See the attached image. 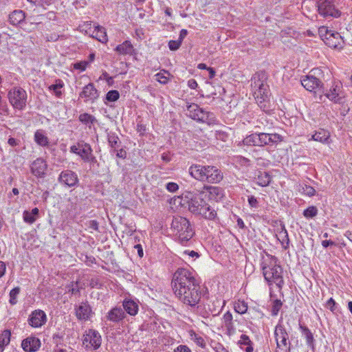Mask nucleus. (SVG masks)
Here are the masks:
<instances>
[{"instance_id": "obj_7", "label": "nucleus", "mask_w": 352, "mask_h": 352, "mask_svg": "<svg viewBox=\"0 0 352 352\" xmlns=\"http://www.w3.org/2000/svg\"><path fill=\"white\" fill-rule=\"evenodd\" d=\"M274 336L276 342L275 352H289L290 343L288 342V333L281 324L276 326Z\"/></svg>"}, {"instance_id": "obj_36", "label": "nucleus", "mask_w": 352, "mask_h": 352, "mask_svg": "<svg viewBox=\"0 0 352 352\" xmlns=\"http://www.w3.org/2000/svg\"><path fill=\"white\" fill-rule=\"evenodd\" d=\"M10 331L8 330H4L0 334V352H3L4 347L10 343Z\"/></svg>"}, {"instance_id": "obj_8", "label": "nucleus", "mask_w": 352, "mask_h": 352, "mask_svg": "<svg viewBox=\"0 0 352 352\" xmlns=\"http://www.w3.org/2000/svg\"><path fill=\"white\" fill-rule=\"evenodd\" d=\"M187 111L188 116L192 119L201 122L211 124L214 121V118L212 113L203 110L196 104L192 103L188 105Z\"/></svg>"}, {"instance_id": "obj_13", "label": "nucleus", "mask_w": 352, "mask_h": 352, "mask_svg": "<svg viewBox=\"0 0 352 352\" xmlns=\"http://www.w3.org/2000/svg\"><path fill=\"white\" fill-rule=\"evenodd\" d=\"M32 173L36 177L43 178L45 177L47 168V164L43 158L36 159L30 166Z\"/></svg>"}, {"instance_id": "obj_57", "label": "nucleus", "mask_w": 352, "mask_h": 352, "mask_svg": "<svg viewBox=\"0 0 352 352\" xmlns=\"http://www.w3.org/2000/svg\"><path fill=\"white\" fill-rule=\"evenodd\" d=\"M175 352H192L186 345H179L174 351Z\"/></svg>"}, {"instance_id": "obj_47", "label": "nucleus", "mask_w": 352, "mask_h": 352, "mask_svg": "<svg viewBox=\"0 0 352 352\" xmlns=\"http://www.w3.org/2000/svg\"><path fill=\"white\" fill-rule=\"evenodd\" d=\"M282 307V302L279 300H276L273 302L272 313L273 316H276Z\"/></svg>"}, {"instance_id": "obj_30", "label": "nucleus", "mask_w": 352, "mask_h": 352, "mask_svg": "<svg viewBox=\"0 0 352 352\" xmlns=\"http://www.w3.org/2000/svg\"><path fill=\"white\" fill-rule=\"evenodd\" d=\"M39 210L37 208H33L31 211L25 210L23 217L25 222L32 224L38 217Z\"/></svg>"}, {"instance_id": "obj_45", "label": "nucleus", "mask_w": 352, "mask_h": 352, "mask_svg": "<svg viewBox=\"0 0 352 352\" xmlns=\"http://www.w3.org/2000/svg\"><path fill=\"white\" fill-rule=\"evenodd\" d=\"M332 30H329L327 27L322 26L318 29V33L320 36V38L324 41V42L326 40V38L329 37V35L332 33Z\"/></svg>"}, {"instance_id": "obj_12", "label": "nucleus", "mask_w": 352, "mask_h": 352, "mask_svg": "<svg viewBox=\"0 0 352 352\" xmlns=\"http://www.w3.org/2000/svg\"><path fill=\"white\" fill-rule=\"evenodd\" d=\"M324 95L334 103H341L344 98L342 84L339 81L333 82Z\"/></svg>"}, {"instance_id": "obj_24", "label": "nucleus", "mask_w": 352, "mask_h": 352, "mask_svg": "<svg viewBox=\"0 0 352 352\" xmlns=\"http://www.w3.org/2000/svg\"><path fill=\"white\" fill-rule=\"evenodd\" d=\"M223 327L227 330L228 335H232L235 332V328L233 324V317L230 311L224 314L222 318Z\"/></svg>"}, {"instance_id": "obj_61", "label": "nucleus", "mask_w": 352, "mask_h": 352, "mask_svg": "<svg viewBox=\"0 0 352 352\" xmlns=\"http://www.w3.org/2000/svg\"><path fill=\"white\" fill-rule=\"evenodd\" d=\"M197 85V82L195 79H190L188 81V86L191 89H196Z\"/></svg>"}, {"instance_id": "obj_52", "label": "nucleus", "mask_w": 352, "mask_h": 352, "mask_svg": "<svg viewBox=\"0 0 352 352\" xmlns=\"http://www.w3.org/2000/svg\"><path fill=\"white\" fill-rule=\"evenodd\" d=\"M93 119V116L88 113H83L79 116L80 121L84 123L92 122Z\"/></svg>"}, {"instance_id": "obj_48", "label": "nucleus", "mask_w": 352, "mask_h": 352, "mask_svg": "<svg viewBox=\"0 0 352 352\" xmlns=\"http://www.w3.org/2000/svg\"><path fill=\"white\" fill-rule=\"evenodd\" d=\"M251 340L250 338L246 335H241L240 340L239 341V344L240 346L241 349H244V346H245L248 344H250Z\"/></svg>"}, {"instance_id": "obj_54", "label": "nucleus", "mask_w": 352, "mask_h": 352, "mask_svg": "<svg viewBox=\"0 0 352 352\" xmlns=\"http://www.w3.org/2000/svg\"><path fill=\"white\" fill-rule=\"evenodd\" d=\"M166 188L169 192H175L178 190L179 186L175 182H169L166 185Z\"/></svg>"}, {"instance_id": "obj_37", "label": "nucleus", "mask_w": 352, "mask_h": 352, "mask_svg": "<svg viewBox=\"0 0 352 352\" xmlns=\"http://www.w3.org/2000/svg\"><path fill=\"white\" fill-rule=\"evenodd\" d=\"M35 142L41 146H47L49 144L48 138L41 131H37L34 134Z\"/></svg>"}, {"instance_id": "obj_22", "label": "nucleus", "mask_w": 352, "mask_h": 352, "mask_svg": "<svg viewBox=\"0 0 352 352\" xmlns=\"http://www.w3.org/2000/svg\"><path fill=\"white\" fill-rule=\"evenodd\" d=\"M58 179L60 182L68 186H73L78 182L76 174L69 170L63 171L60 174Z\"/></svg>"}, {"instance_id": "obj_11", "label": "nucleus", "mask_w": 352, "mask_h": 352, "mask_svg": "<svg viewBox=\"0 0 352 352\" xmlns=\"http://www.w3.org/2000/svg\"><path fill=\"white\" fill-rule=\"evenodd\" d=\"M317 6L318 13L324 17L338 18L340 16V11L336 8L334 0H318Z\"/></svg>"}, {"instance_id": "obj_42", "label": "nucleus", "mask_w": 352, "mask_h": 352, "mask_svg": "<svg viewBox=\"0 0 352 352\" xmlns=\"http://www.w3.org/2000/svg\"><path fill=\"white\" fill-rule=\"evenodd\" d=\"M20 292V287H16L14 289H12L10 292V303L12 305H16L17 302V296Z\"/></svg>"}, {"instance_id": "obj_18", "label": "nucleus", "mask_w": 352, "mask_h": 352, "mask_svg": "<svg viewBox=\"0 0 352 352\" xmlns=\"http://www.w3.org/2000/svg\"><path fill=\"white\" fill-rule=\"evenodd\" d=\"M94 314L90 305L87 302H82L76 309V316L78 320H88Z\"/></svg>"}, {"instance_id": "obj_14", "label": "nucleus", "mask_w": 352, "mask_h": 352, "mask_svg": "<svg viewBox=\"0 0 352 352\" xmlns=\"http://www.w3.org/2000/svg\"><path fill=\"white\" fill-rule=\"evenodd\" d=\"M89 26L88 30H86V33L89 34L92 38L97 39L98 41L106 43L108 41V38L105 28L100 25H94V30H91V25L89 23L87 25Z\"/></svg>"}, {"instance_id": "obj_44", "label": "nucleus", "mask_w": 352, "mask_h": 352, "mask_svg": "<svg viewBox=\"0 0 352 352\" xmlns=\"http://www.w3.org/2000/svg\"><path fill=\"white\" fill-rule=\"evenodd\" d=\"M318 210L315 206H310L304 210L303 214L307 218H312L316 216Z\"/></svg>"}, {"instance_id": "obj_40", "label": "nucleus", "mask_w": 352, "mask_h": 352, "mask_svg": "<svg viewBox=\"0 0 352 352\" xmlns=\"http://www.w3.org/2000/svg\"><path fill=\"white\" fill-rule=\"evenodd\" d=\"M108 142L111 147L114 148H118L120 143L118 135L111 132L108 133Z\"/></svg>"}, {"instance_id": "obj_15", "label": "nucleus", "mask_w": 352, "mask_h": 352, "mask_svg": "<svg viewBox=\"0 0 352 352\" xmlns=\"http://www.w3.org/2000/svg\"><path fill=\"white\" fill-rule=\"evenodd\" d=\"M46 321V314L41 309H37L32 311L28 319L30 325L35 328L42 327L44 324H45Z\"/></svg>"}, {"instance_id": "obj_62", "label": "nucleus", "mask_w": 352, "mask_h": 352, "mask_svg": "<svg viewBox=\"0 0 352 352\" xmlns=\"http://www.w3.org/2000/svg\"><path fill=\"white\" fill-rule=\"evenodd\" d=\"M6 264L3 261H0V278L2 277L6 272Z\"/></svg>"}, {"instance_id": "obj_56", "label": "nucleus", "mask_w": 352, "mask_h": 352, "mask_svg": "<svg viewBox=\"0 0 352 352\" xmlns=\"http://www.w3.org/2000/svg\"><path fill=\"white\" fill-rule=\"evenodd\" d=\"M82 142L78 143L76 145H73L70 147V151L72 153H76L77 155H79L80 149L82 147Z\"/></svg>"}, {"instance_id": "obj_58", "label": "nucleus", "mask_w": 352, "mask_h": 352, "mask_svg": "<svg viewBox=\"0 0 352 352\" xmlns=\"http://www.w3.org/2000/svg\"><path fill=\"white\" fill-rule=\"evenodd\" d=\"M88 227L94 230H98V223L96 220H91L88 223Z\"/></svg>"}, {"instance_id": "obj_23", "label": "nucleus", "mask_w": 352, "mask_h": 352, "mask_svg": "<svg viewBox=\"0 0 352 352\" xmlns=\"http://www.w3.org/2000/svg\"><path fill=\"white\" fill-rule=\"evenodd\" d=\"M25 13L24 11L21 10H14L9 15V20L11 24L14 25H16L21 23H23L25 21Z\"/></svg>"}, {"instance_id": "obj_38", "label": "nucleus", "mask_w": 352, "mask_h": 352, "mask_svg": "<svg viewBox=\"0 0 352 352\" xmlns=\"http://www.w3.org/2000/svg\"><path fill=\"white\" fill-rule=\"evenodd\" d=\"M243 143L247 146H259V140L258 133H253L248 135L243 140Z\"/></svg>"}, {"instance_id": "obj_20", "label": "nucleus", "mask_w": 352, "mask_h": 352, "mask_svg": "<svg viewBox=\"0 0 352 352\" xmlns=\"http://www.w3.org/2000/svg\"><path fill=\"white\" fill-rule=\"evenodd\" d=\"M57 0H26L28 3L26 6V9L35 11L42 8L45 10L49 6L54 3Z\"/></svg>"}, {"instance_id": "obj_19", "label": "nucleus", "mask_w": 352, "mask_h": 352, "mask_svg": "<svg viewBox=\"0 0 352 352\" xmlns=\"http://www.w3.org/2000/svg\"><path fill=\"white\" fill-rule=\"evenodd\" d=\"M301 84L307 91H314L320 86L321 81L312 75H308L301 80Z\"/></svg>"}, {"instance_id": "obj_4", "label": "nucleus", "mask_w": 352, "mask_h": 352, "mask_svg": "<svg viewBox=\"0 0 352 352\" xmlns=\"http://www.w3.org/2000/svg\"><path fill=\"white\" fill-rule=\"evenodd\" d=\"M275 256L267 255L261 263V268L265 280L271 285L275 283L278 288H281L283 283L282 267L277 263Z\"/></svg>"}, {"instance_id": "obj_26", "label": "nucleus", "mask_w": 352, "mask_h": 352, "mask_svg": "<svg viewBox=\"0 0 352 352\" xmlns=\"http://www.w3.org/2000/svg\"><path fill=\"white\" fill-rule=\"evenodd\" d=\"M276 237L277 239L280 241V243L282 244L283 248H286L287 245H289V236L287 230L285 229V227L284 225H280V228H277L276 230Z\"/></svg>"}, {"instance_id": "obj_5", "label": "nucleus", "mask_w": 352, "mask_h": 352, "mask_svg": "<svg viewBox=\"0 0 352 352\" xmlns=\"http://www.w3.org/2000/svg\"><path fill=\"white\" fill-rule=\"evenodd\" d=\"M251 87L257 104L265 111L269 90L266 74L263 72L256 73L251 79Z\"/></svg>"}, {"instance_id": "obj_27", "label": "nucleus", "mask_w": 352, "mask_h": 352, "mask_svg": "<svg viewBox=\"0 0 352 352\" xmlns=\"http://www.w3.org/2000/svg\"><path fill=\"white\" fill-rule=\"evenodd\" d=\"M125 314L121 308L115 307L109 311L107 317L109 320L117 322L122 320Z\"/></svg>"}, {"instance_id": "obj_63", "label": "nucleus", "mask_w": 352, "mask_h": 352, "mask_svg": "<svg viewBox=\"0 0 352 352\" xmlns=\"http://www.w3.org/2000/svg\"><path fill=\"white\" fill-rule=\"evenodd\" d=\"M134 248L137 250L138 254L140 257H142L144 255L143 249L140 244L135 245Z\"/></svg>"}, {"instance_id": "obj_60", "label": "nucleus", "mask_w": 352, "mask_h": 352, "mask_svg": "<svg viewBox=\"0 0 352 352\" xmlns=\"http://www.w3.org/2000/svg\"><path fill=\"white\" fill-rule=\"evenodd\" d=\"M336 305V302L335 300L331 298H329L327 302V307L331 310V311H333L334 310V306Z\"/></svg>"}, {"instance_id": "obj_2", "label": "nucleus", "mask_w": 352, "mask_h": 352, "mask_svg": "<svg viewBox=\"0 0 352 352\" xmlns=\"http://www.w3.org/2000/svg\"><path fill=\"white\" fill-rule=\"evenodd\" d=\"M203 192H188L185 197L188 199V210L195 214L200 215L209 220L214 219L217 217V212L204 199Z\"/></svg>"}, {"instance_id": "obj_17", "label": "nucleus", "mask_w": 352, "mask_h": 352, "mask_svg": "<svg viewBox=\"0 0 352 352\" xmlns=\"http://www.w3.org/2000/svg\"><path fill=\"white\" fill-rule=\"evenodd\" d=\"M325 44L329 47L341 50L344 46V41L342 36L336 32H333L326 38Z\"/></svg>"}, {"instance_id": "obj_16", "label": "nucleus", "mask_w": 352, "mask_h": 352, "mask_svg": "<svg viewBox=\"0 0 352 352\" xmlns=\"http://www.w3.org/2000/svg\"><path fill=\"white\" fill-rule=\"evenodd\" d=\"M79 96L83 98L85 102H94L99 97V93L93 83H89L83 87Z\"/></svg>"}, {"instance_id": "obj_6", "label": "nucleus", "mask_w": 352, "mask_h": 352, "mask_svg": "<svg viewBox=\"0 0 352 352\" xmlns=\"http://www.w3.org/2000/svg\"><path fill=\"white\" fill-rule=\"evenodd\" d=\"M171 229L173 234L177 237L178 241L182 244L188 241L194 235V231L191 228L189 221L182 217L173 218Z\"/></svg>"}, {"instance_id": "obj_34", "label": "nucleus", "mask_w": 352, "mask_h": 352, "mask_svg": "<svg viewBox=\"0 0 352 352\" xmlns=\"http://www.w3.org/2000/svg\"><path fill=\"white\" fill-rule=\"evenodd\" d=\"M123 307L126 311L131 316H135L138 313V306L133 300H124L123 302Z\"/></svg>"}, {"instance_id": "obj_25", "label": "nucleus", "mask_w": 352, "mask_h": 352, "mask_svg": "<svg viewBox=\"0 0 352 352\" xmlns=\"http://www.w3.org/2000/svg\"><path fill=\"white\" fill-rule=\"evenodd\" d=\"M311 140L322 144H329L330 133L328 131L320 129L312 135Z\"/></svg>"}, {"instance_id": "obj_32", "label": "nucleus", "mask_w": 352, "mask_h": 352, "mask_svg": "<svg viewBox=\"0 0 352 352\" xmlns=\"http://www.w3.org/2000/svg\"><path fill=\"white\" fill-rule=\"evenodd\" d=\"M300 329L302 331V333L306 339L307 344L314 351L315 349L314 338L313 333L310 330L305 326L300 325Z\"/></svg>"}, {"instance_id": "obj_33", "label": "nucleus", "mask_w": 352, "mask_h": 352, "mask_svg": "<svg viewBox=\"0 0 352 352\" xmlns=\"http://www.w3.org/2000/svg\"><path fill=\"white\" fill-rule=\"evenodd\" d=\"M63 87V81L60 79H56L55 80V83L49 86L48 89L50 91H53V93L57 98H60L62 96L61 89Z\"/></svg>"}, {"instance_id": "obj_21", "label": "nucleus", "mask_w": 352, "mask_h": 352, "mask_svg": "<svg viewBox=\"0 0 352 352\" xmlns=\"http://www.w3.org/2000/svg\"><path fill=\"white\" fill-rule=\"evenodd\" d=\"M21 346L25 351L34 352L40 348L41 342L38 338L30 337L22 341Z\"/></svg>"}, {"instance_id": "obj_10", "label": "nucleus", "mask_w": 352, "mask_h": 352, "mask_svg": "<svg viewBox=\"0 0 352 352\" xmlns=\"http://www.w3.org/2000/svg\"><path fill=\"white\" fill-rule=\"evenodd\" d=\"M102 342L101 336L98 331L89 329L83 334L82 344L87 350L98 349Z\"/></svg>"}, {"instance_id": "obj_29", "label": "nucleus", "mask_w": 352, "mask_h": 352, "mask_svg": "<svg viewBox=\"0 0 352 352\" xmlns=\"http://www.w3.org/2000/svg\"><path fill=\"white\" fill-rule=\"evenodd\" d=\"M41 23V21H37L34 17L30 16L23 22L22 28L27 32H32L37 28Z\"/></svg>"}, {"instance_id": "obj_49", "label": "nucleus", "mask_w": 352, "mask_h": 352, "mask_svg": "<svg viewBox=\"0 0 352 352\" xmlns=\"http://www.w3.org/2000/svg\"><path fill=\"white\" fill-rule=\"evenodd\" d=\"M302 192L306 195L311 197L315 195L316 190L310 186L305 185L302 188Z\"/></svg>"}, {"instance_id": "obj_35", "label": "nucleus", "mask_w": 352, "mask_h": 352, "mask_svg": "<svg viewBox=\"0 0 352 352\" xmlns=\"http://www.w3.org/2000/svg\"><path fill=\"white\" fill-rule=\"evenodd\" d=\"M256 179L259 186H267L271 182V177L266 172H259Z\"/></svg>"}, {"instance_id": "obj_43", "label": "nucleus", "mask_w": 352, "mask_h": 352, "mask_svg": "<svg viewBox=\"0 0 352 352\" xmlns=\"http://www.w3.org/2000/svg\"><path fill=\"white\" fill-rule=\"evenodd\" d=\"M258 137L259 140V146H263L264 145H267L270 144L269 133H258Z\"/></svg>"}, {"instance_id": "obj_39", "label": "nucleus", "mask_w": 352, "mask_h": 352, "mask_svg": "<svg viewBox=\"0 0 352 352\" xmlns=\"http://www.w3.org/2000/svg\"><path fill=\"white\" fill-rule=\"evenodd\" d=\"M234 310L238 314H243L248 310V304L243 300H238L234 303Z\"/></svg>"}, {"instance_id": "obj_55", "label": "nucleus", "mask_w": 352, "mask_h": 352, "mask_svg": "<svg viewBox=\"0 0 352 352\" xmlns=\"http://www.w3.org/2000/svg\"><path fill=\"white\" fill-rule=\"evenodd\" d=\"M194 341L198 346H201V348L206 347V342L202 337L195 335Z\"/></svg>"}, {"instance_id": "obj_28", "label": "nucleus", "mask_w": 352, "mask_h": 352, "mask_svg": "<svg viewBox=\"0 0 352 352\" xmlns=\"http://www.w3.org/2000/svg\"><path fill=\"white\" fill-rule=\"evenodd\" d=\"M82 148L80 149L79 156L85 162H91L94 157L92 155V149L89 144L83 143Z\"/></svg>"}, {"instance_id": "obj_41", "label": "nucleus", "mask_w": 352, "mask_h": 352, "mask_svg": "<svg viewBox=\"0 0 352 352\" xmlns=\"http://www.w3.org/2000/svg\"><path fill=\"white\" fill-rule=\"evenodd\" d=\"M170 74L165 70H162L155 75V80L161 84H166L168 81V76Z\"/></svg>"}, {"instance_id": "obj_31", "label": "nucleus", "mask_w": 352, "mask_h": 352, "mask_svg": "<svg viewBox=\"0 0 352 352\" xmlns=\"http://www.w3.org/2000/svg\"><path fill=\"white\" fill-rule=\"evenodd\" d=\"M116 50L118 54L122 55L132 54L133 47L130 41H125L122 44L118 45Z\"/></svg>"}, {"instance_id": "obj_50", "label": "nucleus", "mask_w": 352, "mask_h": 352, "mask_svg": "<svg viewBox=\"0 0 352 352\" xmlns=\"http://www.w3.org/2000/svg\"><path fill=\"white\" fill-rule=\"evenodd\" d=\"M88 65H89L88 61H86V60L80 61V62L75 63L74 65V68L76 69H79L80 71H85L86 69V68L87 67Z\"/></svg>"}, {"instance_id": "obj_9", "label": "nucleus", "mask_w": 352, "mask_h": 352, "mask_svg": "<svg viewBox=\"0 0 352 352\" xmlns=\"http://www.w3.org/2000/svg\"><path fill=\"white\" fill-rule=\"evenodd\" d=\"M10 103L14 108L21 110L26 105L27 94L21 87H14L9 91L8 94Z\"/></svg>"}, {"instance_id": "obj_46", "label": "nucleus", "mask_w": 352, "mask_h": 352, "mask_svg": "<svg viewBox=\"0 0 352 352\" xmlns=\"http://www.w3.org/2000/svg\"><path fill=\"white\" fill-rule=\"evenodd\" d=\"M120 97V94L117 90L109 91L106 96V98L108 101L114 102L116 101Z\"/></svg>"}, {"instance_id": "obj_64", "label": "nucleus", "mask_w": 352, "mask_h": 352, "mask_svg": "<svg viewBox=\"0 0 352 352\" xmlns=\"http://www.w3.org/2000/svg\"><path fill=\"white\" fill-rule=\"evenodd\" d=\"M241 349L245 352H253L254 351L252 342L250 344H248L245 346H244V349Z\"/></svg>"}, {"instance_id": "obj_1", "label": "nucleus", "mask_w": 352, "mask_h": 352, "mask_svg": "<svg viewBox=\"0 0 352 352\" xmlns=\"http://www.w3.org/2000/svg\"><path fill=\"white\" fill-rule=\"evenodd\" d=\"M172 284L175 296L184 304L193 307L200 301V286L190 270L178 269L173 275Z\"/></svg>"}, {"instance_id": "obj_51", "label": "nucleus", "mask_w": 352, "mask_h": 352, "mask_svg": "<svg viewBox=\"0 0 352 352\" xmlns=\"http://www.w3.org/2000/svg\"><path fill=\"white\" fill-rule=\"evenodd\" d=\"M270 142L271 143H277L283 141V138L278 133H269Z\"/></svg>"}, {"instance_id": "obj_53", "label": "nucleus", "mask_w": 352, "mask_h": 352, "mask_svg": "<svg viewBox=\"0 0 352 352\" xmlns=\"http://www.w3.org/2000/svg\"><path fill=\"white\" fill-rule=\"evenodd\" d=\"M182 43L181 41H170L168 43V47L170 50L175 51L179 49Z\"/></svg>"}, {"instance_id": "obj_3", "label": "nucleus", "mask_w": 352, "mask_h": 352, "mask_svg": "<svg viewBox=\"0 0 352 352\" xmlns=\"http://www.w3.org/2000/svg\"><path fill=\"white\" fill-rule=\"evenodd\" d=\"M188 172L194 179L210 184L219 183L223 178L222 172L214 166L192 164Z\"/></svg>"}, {"instance_id": "obj_59", "label": "nucleus", "mask_w": 352, "mask_h": 352, "mask_svg": "<svg viewBox=\"0 0 352 352\" xmlns=\"http://www.w3.org/2000/svg\"><path fill=\"white\" fill-rule=\"evenodd\" d=\"M248 203L251 207H257L258 201L257 199L254 196H250L248 197Z\"/></svg>"}]
</instances>
